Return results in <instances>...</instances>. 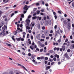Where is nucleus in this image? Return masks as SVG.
I'll return each instance as SVG.
<instances>
[{"label":"nucleus","mask_w":74,"mask_h":74,"mask_svg":"<svg viewBox=\"0 0 74 74\" xmlns=\"http://www.w3.org/2000/svg\"><path fill=\"white\" fill-rule=\"evenodd\" d=\"M26 22L27 23L26 24V28L27 29L29 30L30 29V27H28L30 26V20L29 19H27L26 20Z\"/></svg>","instance_id":"obj_1"},{"label":"nucleus","mask_w":74,"mask_h":74,"mask_svg":"<svg viewBox=\"0 0 74 74\" xmlns=\"http://www.w3.org/2000/svg\"><path fill=\"white\" fill-rule=\"evenodd\" d=\"M28 9V8H27V5H25L24 7L23 8V10H24L23 11V13L24 14H26V12H27V10Z\"/></svg>","instance_id":"obj_2"},{"label":"nucleus","mask_w":74,"mask_h":74,"mask_svg":"<svg viewBox=\"0 0 74 74\" xmlns=\"http://www.w3.org/2000/svg\"><path fill=\"white\" fill-rule=\"evenodd\" d=\"M44 33L45 35L46 36H48L49 33H48V31L46 29L44 31Z\"/></svg>","instance_id":"obj_3"},{"label":"nucleus","mask_w":74,"mask_h":74,"mask_svg":"<svg viewBox=\"0 0 74 74\" xmlns=\"http://www.w3.org/2000/svg\"><path fill=\"white\" fill-rule=\"evenodd\" d=\"M67 28L69 29V30H70V27H71V26H70V22H69V21H67Z\"/></svg>","instance_id":"obj_4"},{"label":"nucleus","mask_w":74,"mask_h":74,"mask_svg":"<svg viewBox=\"0 0 74 74\" xmlns=\"http://www.w3.org/2000/svg\"><path fill=\"white\" fill-rule=\"evenodd\" d=\"M4 24H5V23L4 21H2L1 23V24H0V29H1V27L3 26Z\"/></svg>","instance_id":"obj_5"},{"label":"nucleus","mask_w":74,"mask_h":74,"mask_svg":"<svg viewBox=\"0 0 74 74\" xmlns=\"http://www.w3.org/2000/svg\"><path fill=\"white\" fill-rule=\"evenodd\" d=\"M18 32L20 33V31H19L18 30H16L14 32V35H16V34H18Z\"/></svg>","instance_id":"obj_6"},{"label":"nucleus","mask_w":74,"mask_h":74,"mask_svg":"<svg viewBox=\"0 0 74 74\" xmlns=\"http://www.w3.org/2000/svg\"><path fill=\"white\" fill-rule=\"evenodd\" d=\"M40 34H38L36 36V38L38 40H40Z\"/></svg>","instance_id":"obj_7"},{"label":"nucleus","mask_w":74,"mask_h":74,"mask_svg":"<svg viewBox=\"0 0 74 74\" xmlns=\"http://www.w3.org/2000/svg\"><path fill=\"white\" fill-rule=\"evenodd\" d=\"M2 34H3V36H5V35H6V34L5 33V31L4 30H3L2 32Z\"/></svg>","instance_id":"obj_8"},{"label":"nucleus","mask_w":74,"mask_h":74,"mask_svg":"<svg viewBox=\"0 0 74 74\" xmlns=\"http://www.w3.org/2000/svg\"><path fill=\"white\" fill-rule=\"evenodd\" d=\"M48 23L49 25H51V24L52 23V22H51V21L50 20H49L48 21Z\"/></svg>","instance_id":"obj_9"},{"label":"nucleus","mask_w":74,"mask_h":74,"mask_svg":"<svg viewBox=\"0 0 74 74\" xmlns=\"http://www.w3.org/2000/svg\"><path fill=\"white\" fill-rule=\"evenodd\" d=\"M50 68H51V66H48L46 67V70H48V69H50Z\"/></svg>","instance_id":"obj_10"},{"label":"nucleus","mask_w":74,"mask_h":74,"mask_svg":"<svg viewBox=\"0 0 74 74\" xmlns=\"http://www.w3.org/2000/svg\"><path fill=\"white\" fill-rule=\"evenodd\" d=\"M37 27L38 29H40V24L39 23L37 25Z\"/></svg>","instance_id":"obj_11"},{"label":"nucleus","mask_w":74,"mask_h":74,"mask_svg":"<svg viewBox=\"0 0 74 74\" xmlns=\"http://www.w3.org/2000/svg\"><path fill=\"white\" fill-rule=\"evenodd\" d=\"M21 37H20L19 38H16V40H17L18 41H21Z\"/></svg>","instance_id":"obj_12"},{"label":"nucleus","mask_w":74,"mask_h":74,"mask_svg":"<svg viewBox=\"0 0 74 74\" xmlns=\"http://www.w3.org/2000/svg\"><path fill=\"white\" fill-rule=\"evenodd\" d=\"M38 19L40 21L41 19V17L39 16L37 17V20H38Z\"/></svg>","instance_id":"obj_13"},{"label":"nucleus","mask_w":74,"mask_h":74,"mask_svg":"<svg viewBox=\"0 0 74 74\" xmlns=\"http://www.w3.org/2000/svg\"><path fill=\"white\" fill-rule=\"evenodd\" d=\"M62 48L63 49V51H64V50H65V46H63V45L62 46Z\"/></svg>","instance_id":"obj_14"},{"label":"nucleus","mask_w":74,"mask_h":74,"mask_svg":"<svg viewBox=\"0 0 74 74\" xmlns=\"http://www.w3.org/2000/svg\"><path fill=\"white\" fill-rule=\"evenodd\" d=\"M64 56L65 57H66V58H69V56H68V54L67 53H65L64 55Z\"/></svg>","instance_id":"obj_15"},{"label":"nucleus","mask_w":74,"mask_h":74,"mask_svg":"<svg viewBox=\"0 0 74 74\" xmlns=\"http://www.w3.org/2000/svg\"><path fill=\"white\" fill-rule=\"evenodd\" d=\"M22 66V67L23 68V69L25 70H26V71H28L27 70V69H26V68H25V66Z\"/></svg>","instance_id":"obj_16"},{"label":"nucleus","mask_w":74,"mask_h":74,"mask_svg":"<svg viewBox=\"0 0 74 74\" xmlns=\"http://www.w3.org/2000/svg\"><path fill=\"white\" fill-rule=\"evenodd\" d=\"M55 57H56L58 58H59V56L57 55V54H56L54 55Z\"/></svg>","instance_id":"obj_17"},{"label":"nucleus","mask_w":74,"mask_h":74,"mask_svg":"<svg viewBox=\"0 0 74 74\" xmlns=\"http://www.w3.org/2000/svg\"><path fill=\"white\" fill-rule=\"evenodd\" d=\"M40 58L41 60H44L45 59V57L44 56L40 57Z\"/></svg>","instance_id":"obj_18"},{"label":"nucleus","mask_w":74,"mask_h":74,"mask_svg":"<svg viewBox=\"0 0 74 74\" xmlns=\"http://www.w3.org/2000/svg\"><path fill=\"white\" fill-rule=\"evenodd\" d=\"M7 45H8V46H9V47H12V45L8 44V43H6Z\"/></svg>","instance_id":"obj_19"},{"label":"nucleus","mask_w":74,"mask_h":74,"mask_svg":"<svg viewBox=\"0 0 74 74\" xmlns=\"http://www.w3.org/2000/svg\"><path fill=\"white\" fill-rule=\"evenodd\" d=\"M37 16H34L32 17V19H33L34 20L35 19H36V18H37Z\"/></svg>","instance_id":"obj_20"},{"label":"nucleus","mask_w":74,"mask_h":74,"mask_svg":"<svg viewBox=\"0 0 74 74\" xmlns=\"http://www.w3.org/2000/svg\"><path fill=\"white\" fill-rule=\"evenodd\" d=\"M63 22L65 25H67V22H66V20L63 21Z\"/></svg>","instance_id":"obj_21"},{"label":"nucleus","mask_w":74,"mask_h":74,"mask_svg":"<svg viewBox=\"0 0 74 74\" xmlns=\"http://www.w3.org/2000/svg\"><path fill=\"white\" fill-rule=\"evenodd\" d=\"M49 52L50 53H53V50H50L49 51Z\"/></svg>","instance_id":"obj_22"},{"label":"nucleus","mask_w":74,"mask_h":74,"mask_svg":"<svg viewBox=\"0 0 74 74\" xmlns=\"http://www.w3.org/2000/svg\"><path fill=\"white\" fill-rule=\"evenodd\" d=\"M11 38L13 40V41H14V42H15V38H14L13 37H11Z\"/></svg>","instance_id":"obj_23"},{"label":"nucleus","mask_w":74,"mask_h":74,"mask_svg":"<svg viewBox=\"0 0 74 74\" xmlns=\"http://www.w3.org/2000/svg\"><path fill=\"white\" fill-rule=\"evenodd\" d=\"M2 14H3V12H0V18L1 16V15H2Z\"/></svg>","instance_id":"obj_24"},{"label":"nucleus","mask_w":74,"mask_h":74,"mask_svg":"<svg viewBox=\"0 0 74 74\" xmlns=\"http://www.w3.org/2000/svg\"><path fill=\"white\" fill-rule=\"evenodd\" d=\"M21 17L23 18H24V14H22L21 15Z\"/></svg>","instance_id":"obj_25"},{"label":"nucleus","mask_w":74,"mask_h":74,"mask_svg":"<svg viewBox=\"0 0 74 74\" xmlns=\"http://www.w3.org/2000/svg\"><path fill=\"white\" fill-rule=\"evenodd\" d=\"M42 37L43 38H45V35L44 34H42Z\"/></svg>","instance_id":"obj_26"},{"label":"nucleus","mask_w":74,"mask_h":74,"mask_svg":"<svg viewBox=\"0 0 74 74\" xmlns=\"http://www.w3.org/2000/svg\"><path fill=\"white\" fill-rule=\"evenodd\" d=\"M58 12L59 14H62V13H61V12L60 10L58 11Z\"/></svg>","instance_id":"obj_27"},{"label":"nucleus","mask_w":74,"mask_h":74,"mask_svg":"<svg viewBox=\"0 0 74 74\" xmlns=\"http://www.w3.org/2000/svg\"><path fill=\"white\" fill-rule=\"evenodd\" d=\"M14 15H15V14L12 13V14L11 15V17H12V16H14Z\"/></svg>","instance_id":"obj_28"},{"label":"nucleus","mask_w":74,"mask_h":74,"mask_svg":"<svg viewBox=\"0 0 74 74\" xmlns=\"http://www.w3.org/2000/svg\"><path fill=\"white\" fill-rule=\"evenodd\" d=\"M59 33V31L58 30L56 32V34H58Z\"/></svg>","instance_id":"obj_29"},{"label":"nucleus","mask_w":74,"mask_h":74,"mask_svg":"<svg viewBox=\"0 0 74 74\" xmlns=\"http://www.w3.org/2000/svg\"><path fill=\"white\" fill-rule=\"evenodd\" d=\"M35 25V23H33L32 25V27H34V26Z\"/></svg>","instance_id":"obj_30"},{"label":"nucleus","mask_w":74,"mask_h":74,"mask_svg":"<svg viewBox=\"0 0 74 74\" xmlns=\"http://www.w3.org/2000/svg\"><path fill=\"white\" fill-rule=\"evenodd\" d=\"M36 6H37L39 5V3H36Z\"/></svg>","instance_id":"obj_31"},{"label":"nucleus","mask_w":74,"mask_h":74,"mask_svg":"<svg viewBox=\"0 0 74 74\" xmlns=\"http://www.w3.org/2000/svg\"><path fill=\"white\" fill-rule=\"evenodd\" d=\"M45 59L46 60H48V58L47 57H46L45 58Z\"/></svg>","instance_id":"obj_32"},{"label":"nucleus","mask_w":74,"mask_h":74,"mask_svg":"<svg viewBox=\"0 0 74 74\" xmlns=\"http://www.w3.org/2000/svg\"><path fill=\"white\" fill-rule=\"evenodd\" d=\"M54 18L55 19H57V16H56V15H55L54 16Z\"/></svg>","instance_id":"obj_33"},{"label":"nucleus","mask_w":74,"mask_h":74,"mask_svg":"<svg viewBox=\"0 0 74 74\" xmlns=\"http://www.w3.org/2000/svg\"><path fill=\"white\" fill-rule=\"evenodd\" d=\"M46 40H48V39H49V36L47 37L46 38Z\"/></svg>","instance_id":"obj_34"},{"label":"nucleus","mask_w":74,"mask_h":74,"mask_svg":"<svg viewBox=\"0 0 74 74\" xmlns=\"http://www.w3.org/2000/svg\"><path fill=\"white\" fill-rule=\"evenodd\" d=\"M50 53H46V55H50Z\"/></svg>","instance_id":"obj_35"},{"label":"nucleus","mask_w":74,"mask_h":74,"mask_svg":"<svg viewBox=\"0 0 74 74\" xmlns=\"http://www.w3.org/2000/svg\"><path fill=\"white\" fill-rule=\"evenodd\" d=\"M43 50H44L43 49H41L40 50V52H42V51H43Z\"/></svg>","instance_id":"obj_36"},{"label":"nucleus","mask_w":74,"mask_h":74,"mask_svg":"<svg viewBox=\"0 0 74 74\" xmlns=\"http://www.w3.org/2000/svg\"><path fill=\"white\" fill-rule=\"evenodd\" d=\"M68 41V39L66 38V39L65 41V42H67Z\"/></svg>","instance_id":"obj_37"},{"label":"nucleus","mask_w":74,"mask_h":74,"mask_svg":"<svg viewBox=\"0 0 74 74\" xmlns=\"http://www.w3.org/2000/svg\"><path fill=\"white\" fill-rule=\"evenodd\" d=\"M36 10H37V8H34L33 10L34 11H36Z\"/></svg>","instance_id":"obj_38"},{"label":"nucleus","mask_w":74,"mask_h":74,"mask_svg":"<svg viewBox=\"0 0 74 74\" xmlns=\"http://www.w3.org/2000/svg\"><path fill=\"white\" fill-rule=\"evenodd\" d=\"M70 49H68L67 50V52H70Z\"/></svg>","instance_id":"obj_39"},{"label":"nucleus","mask_w":74,"mask_h":74,"mask_svg":"<svg viewBox=\"0 0 74 74\" xmlns=\"http://www.w3.org/2000/svg\"><path fill=\"white\" fill-rule=\"evenodd\" d=\"M56 57H55L54 58H53V60H54V61H56Z\"/></svg>","instance_id":"obj_40"},{"label":"nucleus","mask_w":74,"mask_h":74,"mask_svg":"<svg viewBox=\"0 0 74 74\" xmlns=\"http://www.w3.org/2000/svg\"><path fill=\"white\" fill-rule=\"evenodd\" d=\"M45 27L43 26L42 27V30H44L45 29Z\"/></svg>","instance_id":"obj_41"},{"label":"nucleus","mask_w":74,"mask_h":74,"mask_svg":"<svg viewBox=\"0 0 74 74\" xmlns=\"http://www.w3.org/2000/svg\"><path fill=\"white\" fill-rule=\"evenodd\" d=\"M50 58H53V56L52 55H51L50 56Z\"/></svg>","instance_id":"obj_42"},{"label":"nucleus","mask_w":74,"mask_h":74,"mask_svg":"<svg viewBox=\"0 0 74 74\" xmlns=\"http://www.w3.org/2000/svg\"><path fill=\"white\" fill-rule=\"evenodd\" d=\"M61 41V40H60V39L59 40H58V42H60Z\"/></svg>","instance_id":"obj_43"},{"label":"nucleus","mask_w":74,"mask_h":74,"mask_svg":"<svg viewBox=\"0 0 74 74\" xmlns=\"http://www.w3.org/2000/svg\"><path fill=\"white\" fill-rule=\"evenodd\" d=\"M72 6H73V7H74V2H73L72 4Z\"/></svg>","instance_id":"obj_44"},{"label":"nucleus","mask_w":74,"mask_h":74,"mask_svg":"<svg viewBox=\"0 0 74 74\" xmlns=\"http://www.w3.org/2000/svg\"><path fill=\"white\" fill-rule=\"evenodd\" d=\"M23 35H25V34H26V32H23Z\"/></svg>","instance_id":"obj_45"},{"label":"nucleus","mask_w":74,"mask_h":74,"mask_svg":"<svg viewBox=\"0 0 74 74\" xmlns=\"http://www.w3.org/2000/svg\"><path fill=\"white\" fill-rule=\"evenodd\" d=\"M41 11L42 12H44V9H42L41 10Z\"/></svg>","instance_id":"obj_46"},{"label":"nucleus","mask_w":74,"mask_h":74,"mask_svg":"<svg viewBox=\"0 0 74 74\" xmlns=\"http://www.w3.org/2000/svg\"><path fill=\"white\" fill-rule=\"evenodd\" d=\"M37 14V13H35L33 14V16H36V14Z\"/></svg>","instance_id":"obj_47"},{"label":"nucleus","mask_w":74,"mask_h":74,"mask_svg":"<svg viewBox=\"0 0 74 74\" xmlns=\"http://www.w3.org/2000/svg\"><path fill=\"white\" fill-rule=\"evenodd\" d=\"M43 19L44 20H46V19H47V18L45 16H44L43 18Z\"/></svg>","instance_id":"obj_48"},{"label":"nucleus","mask_w":74,"mask_h":74,"mask_svg":"<svg viewBox=\"0 0 74 74\" xmlns=\"http://www.w3.org/2000/svg\"><path fill=\"white\" fill-rule=\"evenodd\" d=\"M2 29L3 30H5V28L4 27H2Z\"/></svg>","instance_id":"obj_49"},{"label":"nucleus","mask_w":74,"mask_h":74,"mask_svg":"<svg viewBox=\"0 0 74 74\" xmlns=\"http://www.w3.org/2000/svg\"><path fill=\"white\" fill-rule=\"evenodd\" d=\"M20 29H21L19 27H17V30H18V31H19V30H20Z\"/></svg>","instance_id":"obj_50"},{"label":"nucleus","mask_w":74,"mask_h":74,"mask_svg":"<svg viewBox=\"0 0 74 74\" xmlns=\"http://www.w3.org/2000/svg\"><path fill=\"white\" fill-rule=\"evenodd\" d=\"M4 27L6 29H7V26H5V25H4Z\"/></svg>","instance_id":"obj_51"},{"label":"nucleus","mask_w":74,"mask_h":74,"mask_svg":"<svg viewBox=\"0 0 74 74\" xmlns=\"http://www.w3.org/2000/svg\"><path fill=\"white\" fill-rule=\"evenodd\" d=\"M40 11H38L37 12V14H40Z\"/></svg>","instance_id":"obj_52"},{"label":"nucleus","mask_w":74,"mask_h":74,"mask_svg":"<svg viewBox=\"0 0 74 74\" xmlns=\"http://www.w3.org/2000/svg\"><path fill=\"white\" fill-rule=\"evenodd\" d=\"M31 18V16L29 15V16L28 17V19H30Z\"/></svg>","instance_id":"obj_53"},{"label":"nucleus","mask_w":74,"mask_h":74,"mask_svg":"<svg viewBox=\"0 0 74 74\" xmlns=\"http://www.w3.org/2000/svg\"><path fill=\"white\" fill-rule=\"evenodd\" d=\"M47 61H45V64H47Z\"/></svg>","instance_id":"obj_54"},{"label":"nucleus","mask_w":74,"mask_h":74,"mask_svg":"<svg viewBox=\"0 0 74 74\" xmlns=\"http://www.w3.org/2000/svg\"><path fill=\"white\" fill-rule=\"evenodd\" d=\"M36 51H40V49H38V48H37L36 49Z\"/></svg>","instance_id":"obj_55"},{"label":"nucleus","mask_w":74,"mask_h":74,"mask_svg":"<svg viewBox=\"0 0 74 74\" xmlns=\"http://www.w3.org/2000/svg\"><path fill=\"white\" fill-rule=\"evenodd\" d=\"M56 28H57V25H56L54 26V29H56Z\"/></svg>","instance_id":"obj_56"},{"label":"nucleus","mask_w":74,"mask_h":74,"mask_svg":"<svg viewBox=\"0 0 74 74\" xmlns=\"http://www.w3.org/2000/svg\"><path fill=\"white\" fill-rule=\"evenodd\" d=\"M28 55L29 56H31V53H28Z\"/></svg>","instance_id":"obj_57"},{"label":"nucleus","mask_w":74,"mask_h":74,"mask_svg":"<svg viewBox=\"0 0 74 74\" xmlns=\"http://www.w3.org/2000/svg\"><path fill=\"white\" fill-rule=\"evenodd\" d=\"M57 48L56 47H55L54 48V51H56V50H57Z\"/></svg>","instance_id":"obj_58"},{"label":"nucleus","mask_w":74,"mask_h":74,"mask_svg":"<svg viewBox=\"0 0 74 74\" xmlns=\"http://www.w3.org/2000/svg\"><path fill=\"white\" fill-rule=\"evenodd\" d=\"M21 40L22 41H23L24 40V39L23 38H22L21 39Z\"/></svg>","instance_id":"obj_59"},{"label":"nucleus","mask_w":74,"mask_h":74,"mask_svg":"<svg viewBox=\"0 0 74 74\" xmlns=\"http://www.w3.org/2000/svg\"><path fill=\"white\" fill-rule=\"evenodd\" d=\"M49 36H50V37H52V36H53V35L52 34H49Z\"/></svg>","instance_id":"obj_60"},{"label":"nucleus","mask_w":74,"mask_h":74,"mask_svg":"<svg viewBox=\"0 0 74 74\" xmlns=\"http://www.w3.org/2000/svg\"><path fill=\"white\" fill-rule=\"evenodd\" d=\"M40 57H38L37 58V59H38V60H40Z\"/></svg>","instance_id":"obj_61"},{"label":"nucleus","mask_w":74,"mask_h":74,"mask_svg":"<svg viewBox=\"0 0 74 74\" xmlns=\"http://www.w3.org/2000/svg\"><path fill=\"white\" fill-rule=\"evenodd\" d=\"M29 34H28L27 35V38H29Z\"/></svg>","instance_id":"obj_62"},{"label":"nucleus","mask_w":74,"mask_h":74,"mask_svg":"<svg viewBox=\"0 0 74 74\" xmlns=\"http://www.w3.org/2000/svg\"><path fill=\"white\" fill-rule=\"evenodd\" d=\"M54 63H55V62H52L51 64V65H53V64Z\"/></svg>","instance_id":"obj_63"},{"label":"nucleus","mask_w":74,"mask_h":74,"mask_svg":"<svg viewBox=\"0 0 74 74\" xmlns=\"http://www.w3.org/2000/svg\"><path fill=\"white\" fill-rule=\"evenodd\" d=\"M45 5H46V7H48V5H49L48 4L46 3Z\"/></svg>","instance_id":"obj_64"}]
</instances>
